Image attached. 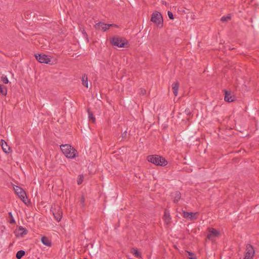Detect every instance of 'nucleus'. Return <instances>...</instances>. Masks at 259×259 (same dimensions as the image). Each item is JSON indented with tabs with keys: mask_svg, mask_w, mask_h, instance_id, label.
Instances as JSON below:
<instances>
[{
	"mask_svg": "<svg viewBox=\"0 0 259 259\" xmlns=\"http://www.w3.org/2000/svg\"><path fill=\"white\" fill-rule=\"evenodd\" d=\"M62 152L68 158H74L77 156V151L70 145L65 144L60 146Z\"/></svg>",
	"mask_w": 259,
	"mask_h": 259,
	"instance_id": "1",
	"label": "nucleus"
},
{
	"mask_svg": "<svg viewBox=\"0 0 259 259\" xmlns=\"http://www.w3.org/2000/svg\"><path fill=\"white\" fill-rule=\"evenodd\" d=\"M110 43L118 48H128L130 46L128 40L120 36H113L110 39Z\"/></svg>",
	"mask_w": 259,
	"mask_h": 259,
	"instance_id": "2",
	"label": "nucleus"
},
{
	"mask_svg": "<svg viewBox=\"0 0 259 259\" xmlns=\"http://www.w3.org/2000/svg\"><path fill=\"white\" fill-rule=\"evenodd\" d=\"M147 159L149 162L158 166H164L167 164L166 160L158 155H149Z\"/></svg>",
	"mask_w": 259,
	"mask_h": 259,
	"instance_id": "3",
	"label": "nucleus"
},
{
	"mask_svg": "<svg viewBox=\"0 0 259 259\" xmlns=\"http://www.w3.org/2000/svg\"><path fill=\"white\" fill-rule=\"evenodd\" d=\"M151 21L155 24L159 28H161L163 27V18L162 15L157 11H155L152 13Z\"/></svg>",
	"mask_w": 259,
	"mask_h": 259,
	"instance_id": "4",
	"label": "nucleus"
},
{
	"mask_svg": "<svg viewBox=\"0 0 259 259\" xmlns=\"http://www.w3.org/2000/svg\"><path fill=\"white\" fill-rule=\"evenodd\" d=\"M51 212L53 213L54 219L59 222L62 218L63 212L61 208L58 205L52 206L50 209Z\"/></svg>",
	"mask_w": 259,
	"mask_h": 259,
	"instance_id": "5",
	"label": "nucleus"
},
{
	"mask_svg": "<svg viewBox=\"0 0 259 259\" xmlns=\"http://www.w3.org/2000/svg\"><path fill=\"white\" fill-rule=\"evenodd\" d=\"M35 57L36 59L40 63H45L52 65L51 62V57L46 54H35Z\"/></svg>",
	"mask_w": 259,
	"mask_h": 259,
	"instance_id": "6",
	"label": "nucleus"
},
{
	"mask_svg": "<svg viewBox=\"0 0 259 259\" xmlns=\"http://www.w3.org/2000/svg\"><path fill=\"white\" fill-rule=\"evenodd\" d=\"M255 253L253 247L250 244H247L246 246L244 259H252Z\"/></svg>",
	"mask_w": 259,
	"mask_h": 259,
	"instance_id": "7",
	"label": "nucleus"
},
{
	"mask_svg": "<svg viewBox=\"0 0 259 259\" xmlns=\"http://www.w3.org/2000/svg\"><path fill=\"white\" fill-rule=\"evenodd\" d=\"M207 231L208 234L207 235V239L210 240H213L215 237L220 235V232L213 228H208Z\"/></svg>",
	"mask_w": 259,
	"mask_h": 259,
	"instance_id": "8",
	"label": "nucleus"
},
{
	"mask_svg": "<svg viewBox=\"0 0 259 259\" xmlns=\"http://www.w3.org/2000/svg\"><path fill=\"white\" fill-rule=\"evenodd\" d=\"M14 190L16 193L18 195L20 199L25 204L26 202H25V197H26V194L25 192L20 187L16 186L14 188Z\"/></svg>",
	"mask_w": 259,
	"mask_h": 259,
	"instance_id": "9",
	"label": "nucleus"
},
{
	"mask_svg": "<svg viewBox=\"0 0 259 259\" xmlns=\"http://www.w3.org/2000/svg\"><path fill=\"white\" fill-rule=\"evenodd\" d=\"M94 27L97 30H101L105 32L109 29L110 26H108V24H105L103 22H99L94 25Z\"/></svg>",
	"mask_w": 259,
	"mask_h": 259,
	"instance_id": "10",
	"label": "nucleus"
},
{
	"mask_svg": "<svg viewBox=\"0 0 259 259\" xmlns=\"http://www.w3.org/2000/svg\"><path fill=\"white\" fill-rule=\"evenodd\" d=\"M199 213L192 212H186L185 210H183V217L184 218H188L191 220H197L198 218Z\"/></svg>",
	"mask_w": 259,
	"mask_h": 259,
	"instance_id": "11",
	"label": "nucleus"
},
{
	"mask_svg": "<svg viewBox=\"0 0 259 259\" xmlns=\"http://www.w3.org/2000/svg\"><path fill=\"white\" fill-rule=\"evenodd\" d=\"M15 233L16 237H23L24 235L27 234L28 230L22 226H19Z\"/></svg>",
	"mask_w": 259,
	"mask_h": 259,
	"instance_id": "12",
	"label": "nucleus"
},
{
	"mask_svg": "<svg viewBox=\"0 0 259 259\" xmlns=\"http://www.w3.org/2000/svg\"><path fill=\"white\" fill-rule=\"evenodd\" d=\"M1 146L4 152L6 153H10L12 152L11 148L8 146L7 143L5 140H2L1 141Z\"/></svg>",
	"mask_w": 259,
	"mask_h": 259,
	"instance_id": "13",
	"label": "nucleus"
},
{
	"mask_svg": "<svg viewBox=\"0 0 259 259\" xmlns=\"http://www.w3.org/2000/svg\"><path fill=\"white\" fill-rule=\"evenodd\" d=\"M171 219V218L170 217V213H169V211L165 210L164 211L163 217V221L167 225H168L170 223Z\"/></svg>",
	"mask_w": 259,
	"mask_h": 259,
	"instance_id": "14",
	"label": "nucleus"
},
{
	"mask_svg": "<svg viewBox=\"0 0 259 259\" xmlns=\"http://www.w3.org/2000/svg\"><path fill=\"white\" fill-rule=\"evenodd\" d=\"M225 101L228 102H232L234 100V97H233L230 92L228 91L225 90Z\"/></svg>",
	"mask_w": 259,
	"mask_h": 259,
	"instance_id": "15",
	"label": "nucleus"
},
{
	"mask_svg": "<svg viewBox=\"0 0 259 259\" xmlns=\"http://www.w3.org/2000/svg\"><path fill=\"white\" fill-rule=\"evenodd\" d=\"M171 196L173 198L174 202L177 203L181 199V194L180 191H177L172 194Z\"/></svg>",
	"mask_w": 259,
	"mask_h": 259,
	"instance_id": "16",
	"label": "nucleus"
},
{
	"mask_svg": "<svg viewBox=\"0 0 259 259\" xmlns=\"http://www.w3.org/2000/svg\"><path fill=\"white\" fill-rule=\"evenodd\" d=\"M41 241L43 244L47 246L50 247L52 246L51 241L46 236H42L41 238Z\"/></svg>",
	"mask_w": 259,
	"mask_h": 259,
	"instance_id": "17",
	"label": "nucleus"
},
{
	"mask_svg": "<svg viewBox=\"0 0 259 259\" xmlns=\"http://www.w3.org/2000/svg\"><path fill=\"white\" fill-rule=\"evenodd\" d=\"M179 88V83L178 81L175 82L172 84V90L175 96L178 95V90Z\"/></svg>",
	"mask_w": 259,
	"mask_h": 259,
	"instance_id": "18",
	"label": "nucleus"
},
{
	"mask_svg": "<svg viewBox=\"0 0 259 259\" xmlns=\"http://www.w3.org/2000/svg\"><path fill=\"white\" fill-rule=\"evenodd\" d=\"M82 84L87 88H88V75L85 74L82 75Z\"/></svg>",
	"mask_w": 259,
	"mask_h": 259,
	"instance_id": "19",
	"label": "nucleus"
},
{
	"mask_svg": "<svg viewBox=\"0 0 259 259\" xmlns=\"http://www.w3.org/2000/svg\"><path fill=\"white\" fill-rule=\"evenodd\" d=\"M7 88L6 86L0 84V94L6 96L7 94Z\"/></svg>",
	"mask_w": 259,
	"mask_h": 259,
	"instance_id": "20",
	"label": "nucleus"
},
{
	"mask_svg": "<svg viewBox=\"0 0 259 259\" xmlns=\"http://www.w3.org/2000/svg\"><path fill=\"white\" fill-rule=\"evenodd\" d=\"M132 253L135 255V257L137 258H141L142 255L141 253L137 248H133L132 249Z\"/></svg>",
	"mask_w": 259,
	"mask_h": 259,
	"instance_id": "21",
	"label": "nucleus"
},
{
	"mask_svg": "<svg viewBox=\"0 0 259 259\" xmlns=\"http://www.w3.org/2000/svg\"><path fill=\"white\" fill-rule=\"evenodd\" d=\"M87 112L88 113L89 119L92 120L93 123H95L96 121V118L94 116L93 112L90 111V109H88Z\"/></svg>",
	"mask_w": 259,
	"mask_h": 259,
	"instance_id": "22",
	"label": "nucleus"
},
{
	"mask_svg": "<svg viewBox=\"0 0 259 259\" xmlns=\"http://www.w3.org/2000/svg\"><path fill=\"white\" fill-rule=\"evenodd\" d=\"M25 254V251L21 250L17 252L16 257L17 259H21Z\"/></svg>",
	"mask_w": 259,
	"mask_h": 259,
	"instance_id": "23",
	"label": "nucleus"
},
{
	"mask_svg": "<svg viewBox=\"0 0 259 259\" xmlns=\"http://www.w3.org/2000/svg\"><path fill=\"white\" fill-rule=\"evenodd\" d=\"M9 217H10V219L8 220V222L11 224H15L16 221L15 219L13 218L12 213L11 212H9L8 213Z\"/></svg>",
	"mask_w": 259,
	"mask_h": 259,
	"instance_id": "24",
	"label": "nucleus"
},
{
	"mask_svg": "<svg viewBox=\"0 0 259 259\" xmlns=\"http://www.w3.org/2000/svg\"><path fill=\"white\" fill-rule=\"evenodd\" d=\"M186 252L188 254V257L189 259H197L196 254L195 253H194L193 252L188 251H186Z\"/></svg>",
	"mask_w": 259,
	"mask_h": 259,
	"instance_id": "25",
	"label": "nucleus"
},
{
	"mask_svg": "<svg viewBox=\"0 0 259 259\" xmlns=\"http://www.w3.org/2000/svg\"><path fill=\"white\" fill-rule=\"evenodd\" d=\"M1 80L5 84H7L9 82V80L7 76L5 75L2 76Z\"/></svg>",
	"mask_w": 259,
	"mask_h": 259,
	"instance_id": "26",
	"label": "nucleus"
},
{
	"mask_svg": "<svg viewBox=\"0 0 259 259\" xmlns=\"http://www.w3.org/2000/svg\"><path fill=\"white\" fill-rule=\"evenodd\" d=\"M230 19H231V17L230 16H223L221 18V21H222L223 22H227L228 21H229Z\"/></svg>",
	"mask_w": 259,
	"mask_h": 259,
	"instance_id": "27",
	"label": "nucleus"
},
{
	"mask_svg": "<svg viewBox=\"0 0 259 259\" xmlns=\"http://www.w3.org/2000/svg\"><path fill=\"white\" fill-rule=\"evenodd\" d=\"M83 176L82 175H79V178L77 180V184L78 185H80L82 184V182H83Z\"/></svg>",
	"mask_w": 259,
	"mask_h": 259,
	"instance_id": "28",
	"label": "nucleus"
},
{
	"mask_svg": "<svg viewBox=\"0 0 259 259\" xmlns=\"http://www.w3.org/2000/svg\"><path fill=\"white\" fill-rule=\"evenodd\" d=\"M168 16L170 19H174V18L173 14L171 12L168 11Z\"/></svg>",
	"mask_w": 259,
	"mask_h": 259,
	"instance_id": "29",
	"label": "nucleus"
},
{
	"mask_svg": "<svg viewBox=\"0 0 259 259\" xmlns=\"http://www.w3.org/2000/svg\"><path fill=\"white\" fill-rule=\"evenodd\" d=\"M84 201H85L84 197V196L82 195L81 197L80 202L83 205H84Z\"/></svg>",
	"mask_w": 259,
	"mask_h": 259,
	"instance_id": "30",
	"label": "nucleus"
},
{
	"mask_svg": "<svg viewBox=\"0 0 259 259\" xmlns=\"http://www.w3.org/2000/svg\"><path fill=\"white\" fill-rule=\"evenodd\" d=\"M108 26H110V28L111 27H115L116 28H118V26L115 24H108Z\"/></svg>",
	"mask_w": 259,
	"mask_h": 259,
	"instance_id": "31",
	"label": "nucleus"
},
{
	"mask_svg": "<svg viewBox=\"0 0 259 259\" xmlns=\"http://www.w3.org/2000/svg\"><path fill=\"white\" fill-rule=\"evenodd\" d=\"M82 33L84 34V35H85L86 36H88L87 33H86V32L84 30L82 31Z\"/></svg>",
	"mask_w": 259,
	"mask_h": 259,
	"instance_id": "32",
	"label": "nucleus"
},
{
	"mask_svg": "<svg viewBox=\"0 0 259 259\" xmlns=\"http://www.w3.org/2000/svg\"><path fill=\"white\" fill-rule=\"evenodd\" d=\"M141 92H142V93L143 94H145V93H146V90H141Z\"/></svg>",
	"mask_w": 259,
	"mask_h": 259,
	"instance_id": "33",
	"label": "nucleus"
}]
</instances>
